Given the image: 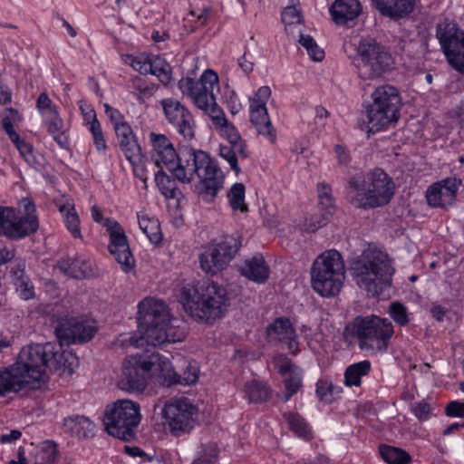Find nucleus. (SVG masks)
<instances>
[{
  "instance_id": "1",
  "label": "nucleus",
  "mask_w": 464,
  "mask_h": 464,
  "mask_svg": "<svg viewBox=\"0 0 464 464\" xmlns=\"http://www.w3.org/2000/svg\"><path fill=\"white\" fill-rule=\"evenodd\" d=\"M97 332L94 325L75 318L62 319L55 327L60 344L33 343L23 347L14 363L0 367V397L18 393L35 382H46L48 372L72 374L78 364L77 357L63 351V344L84 343Z\"/></svg>"
},
{
  "instance_id": "2",
  "label": "nucleus",
  "mask_w": 464,
  "mask_h": 464,
  "mask_svg": "<svg viewBox=\"0 0 464 464\" xmlns=\"http://www.w3.org/2000/svg\"><path fill=\"white\" fill-rule=\"evenodd\" d=\"M150 140L156 166L163 163L175 179L184 184L191 183L197 176L198 194L204 201H213L223 188L225 176L208 153L191 147H184L177 152L169 139L160 133L150 132Z\"/></svg>"
},
{
  "instance_id": "3",
  "label": "nucleus",
  "mask_w": 464,
  "mask_h": 464,
  "mask_svg": "<svg viewBox=\"0 0 464 464\" xmlns=\"http://www.w3.org/2000/svg\"><path fill=\"white\" fill-rule=\"evenodd\" d=\"M179 302L192 317L208 324L223 318L230 306L227 288L209 279L185 285Z\"/></svg>"
},
{
  "instance_id": "4",
  "label": "nucleus",
  "mask_w": 464,
  "mask_h": 464,
  "mask_svg": "<svg viewBox=\"0 0 464 464\" xmlns=\"http://www.w3.org/2000/svg\"><path fill=\"white\" fill-rule=\"evenodd\" d=\"M350 271L356 285L376 297L391 286L395 270L387 253L368 248L351 261Z\"/></svg>"
},
{
  "instance_id": "5",
  "label": "nucleus",
  "mask_w": 464,
  "mask_h": 464,
  "mask_svg": "<svg viewBox=\"0 0 464 464\" xmlns=\"http://www.w3.org/2000/svg\"><path fill=\"white\" fill-rule=\"evenodd\" d=\"M394 334L392 323L388 318L375 314L358 315L344 327L345 343H357L362 352L385 353Z\"/></svg>"
},
{
  "instance_id": "6",
  "label": "nucleus",
  "mask_w": 464,
  "mask_h": 464,
  "mask_svg": "<svg viewBox=\"0 0 464 464\" xmlns=\"http://www.w3.org/2000/svg\"><path fill=\"white\" fill-rule=\"evenodd\" d=\"M348 188L350 192L354 193L351 203L363 209L389 204L395 193L392 179L379 168L351 177L348 180Z\"/></svg>"
},
{
  "instance_id": "7",
  "label": "nucleus",
  "mask_w": 464,
  "mask_h": 464,
  "mask_svg": "<svg viewBox=\"0 0 464 464\" xmlns=\"http://www.w3.org/2000/svg\"><path fill=\"white\" fill-rule=\"evenodd\" d=\"M169 317V310L163 302L144 299L138 304V330L139 335L130 336L122 341L135 348H143L145 345L158 346L167 343L165 333V321Z\"/></svg>"
},
{
  "instance_id": "8",
  "label": "nucleus",
  "mask_w": 464,
  "mask_h": 464,
  "mask_svg": "<svg viewBox=\"0 0 464 464\" xmlns=\"http://www.w3.org/2000/svg\"><path fill=\"white\" fill-rule=\"evenodd\" d=\"M344 278V262L341 254L334 249L321 254L312 265V286L323 297L337 295L341 291Z\"/></svg>"
},
{
  "instance_id": "9",
  "label": "nucleus",
  "mask_w": 464,
  "mask_h": 464,
  "mask_svg": "<svg viewBox=\"0 0 464 464\" xmlns=\"http://www.w3.org/2000/svg\"><path fill=\"white\" fill-rule=\"evenodd\" d=\"M366 107L368 132L375 133L394 125L400 119L402 100L398 89L390 84L377 87Z\"/></svg>"
},
{
  "instance_id": "10",
  "label": "nucleus",
  "mask_w": 464,
  "mask_h": 464,
  "mask_svg": "<svg viewBox=\"0 0 464 464\" xmlns=\"http://www.w3.org/2000/svg\"><path fill=\"white\" fill-rule=\"evenodd\" d=\"M362 80H376L393 67V58L387 48L372 37H362L356 47L353 61Z\"/></svg>"
},
{
  "instance_id": "11",
  "label": "nucleus",
  "mask_w": 464,
  "mask_h": 464,
  "mask_svg": "<svg viewBox=\"0 0 464 464\" xmlns=\"http://www.w3.org/2000/svg\"><path fill=\"white\" fill-rule=\"evenodd\" d=\"M141 415L140 405L130 400H118L106 406L102 422L109 435L123 441L136 438L135 430Z\"/></svg>"
},
{
  "instance_id": "12",
  "label": "nucleus",
  "mask_w": 464,
  "mask_h": 464,
  "mask_svg": "<svg viewBox=\"0 0 464 464\" xmlns=\"http://www.w3.org/2000/svg\"><path fill=\"white\" fill-rule=\"evenodd\" d=\"M241 247L240 237L223 235L212 240L199 256L200 268L207 274L217 275L227 268Z\"/></svg>"
},
{
  "instance_id": "13",
  "label": "nucleus",
  "mask_w": 464,
  "mask_h": 464,
  "mask_svg": "<svg viewBox=\"0 0 464 464\" xmlns=\"http://www.w3.org/2000/svg\"><path fill=\"white\" fill-rule=\"evenodd\" d=\"M153 359L157 360L150 353H136L127 357L122 362L118 387L130 392H142L152 377Z\"/></svg>"
},
{
  "instance_id": "14",
  "label": "nucleus",
  "mask_w": 464,
  "mask_h": 464,
  "mask_svg": "<svg viewBox=\"0 0 464 464\" xmlns=\"http://www.w3.org/2000/svg\"><path fill=\"white\" fill-rule=\"evenodd\" d=\"M33 202L24 204V213L17 217L14 208L0 206V236L11 240L24 238L37 231L39 221Z\"/></svg>"
},
{
  "instance_id": "15",
  "label": "nucleus",
  "mask_w": 464,
  "mask_h": 464,
  "mask_svg": "<svg viewBox=\"0 0 464 464\" xmlns=\"http://www.w3.org/2000/svg\"><path fill=\"white\" fill-rule=\"evenodd\" d=\"M436 37L450 66L464 74V31L446 19L438 24Z\"/></svg>"
},
{
  "instance_id": "16",
  "label": "nucleus",
  "mask_w": 464,
  "mask_h": 464,
  "mask_svg": "<svg viewBox=\"0 0 464 464\" xmlns=\"http://www.w3.org/2000/svg\"><path fill=\"white\" fill-rule=\"evenodd\" d=\"M180 92L191 98L193 103L199 109H207L216 101L214 90H218V76L212 70H206L198 80L186 77L179 82Z\"/></svg>"
},
{
  "instance_id": "17",
  "label": "nucleus",
  "mask_w": 464,
  "mask_h": 464,
  "mask_svg": "<svg viewBox=\"0 0 464 464\" xmlns=\"http://www.w3.org/2000/svg\"><path fill=\"white\" fill-rule=\"evenodd\" d=\"M163 413L171 434L179 437L195 427L198 409L188 399L179 398L167 403Z\"/></svg>"
},
{
  "instance_id": "18",
  "label": "nucleus",
  "mask_w": 464,
  "mask_h": 464,
  "mask_svg": "<svg viewBox=\"0 0 464 464\" xmlns=\"http://www.w3.org/2000/svg\"><path fill=\"white\" fill-rule=\"evenodd\" d=\"M103 227L109 234V252L114 256L124 273L130 272L135 266V258L130 251L123 227L118 221L111 218L104 220Z\"/></svg>"
},
{
  "instance_id": "19",
  "label": "nucleus",
  "mask_w": 464,
  "mask_h": 464,
  "mask_svg": "<svg viewBox=\"0 0 464 464\" xmlns=\"http://www.w3.org/2000/svg\"><path fill=\"white\" fill-rule=\"evenodd\" d=\"M160 104L168 122L185 140H192L195 137L196 123L190 111L173 98L163 99Z\"/></svg>"
},
{
  "instance_id": "20",
  "label": "nucleus",
  "mask_w": 464,
  "mask_h": 464,
  "mask_svg": "<svg viewBox=\"0 0 464 464\" xmlns=\"http://www.w3.org/2000/svg\"><path fill=\"white\" fill-rule=\"evenodd\" d=\"M460 180L457 179H445L429 187L426 191V199L432 208H447L456 199Z\"/></svg>"
},
{
  "instance_id": "21",
  "label": "nucleus",
  "mask_w": 464,
  "mask_h": 464,
  "mask_svg": "<svg viewBox=\"0 0 464 464\" xmlns=\"http://www.w3.org/2000/svg\"><path fill=\"white\" fill-rule=\"evenodd\" d=\"M276 366L280 375L284 378L285 393L283 395V401L286 402L302 387L303 371L285 356L279 357L276 362Z\"/></svg>"
},
{
  "instance_id": "22",
  "label": "nucleus",
  "mask_w": 464,
  "mask_h": 464,
  "mask_svg": "<svg viewBox=\"0 0 464 464\" xmlns=\"http://www.w3.org/2000/svg\"><path fill=\"white\" fill-rule=\"evenodd\" d=\"M266 334L271 340L285 343L291 353L298 352L297 334L289 318L282 316L275 319L267 326Z\"/></svg>"
},
{
  "instance_id": "23",
  "label": "nucleus",
  "mask_w": 464,
  "mask_h": 464,
  "mask_svg": "<svg viewBox=\"0 0 464 464\" xmlns=\"http://www.w3.org/2000/svg\"><path fill=\"white\" fill-rule=\"evenodd\" d=\"M118 141V145L124 154L126 160L135 167L137 163H140L142 160L141 148L138 143V140L128 123L116 127L114 130Z\"/></svg>"
},
{
  "instance_id": "24",
  "label": "nucleus",
  "mask_w": 464,
  "mask_h": 464,
  "mask_svg": "<svg viewBox=\"0 0 464 464\" xmlns=\"http://www.w3.org/2000/svg\"><path fill=\"white\" fill-rule=\"evenodd\" d=\"M379 13L392 20L407 17L415 8L416 0H371Z\"/></svg>"
},
{
  "instance_id": "25",
  "label": "nucleus",
  "mask_w": 464,
  "mask_h": 464,
  "mask_svg": "<svg viewBox=\"0 0 464 464\" xmlns=\"http://www.w3.org/2000/svg\"><path fill=\"white\" fill-rule=\"evenodd\" d=\"M238 271L243 276L257 284L266 283L270 274L269 266L261 254L245 259Z\"/></svg>"
},
{
  "instance_id": "26",
  "label": "nucleus",
  "mask_w": 464,
  "mask_h": 464,
  "mask_svg": "<svg viewBox=\"0 0 464 464\" xmlns=\"http://www.w3.org/2000/svg\"><path fill=\"white\" fill-rule=\"evenodd\" d=\"M362 10L358 0H335L330 7V14L337 25H344L355 20Z\"/></svg>"
},
{
  "instance_id": "27",
  "label": "nucleus",
  "mask_w": 464,
  "mask_h": 464,
  "mask_svg": "<svg viewBox=\"0 0 464 464\" xmlns=\"http://www.w3.org/2000/svg\"><path fill=\"white\" fill-rule=\"evenodd\" d=\"M56 268L63 275L75 279L88 277L92 272L90 261L79 256L61 258L57 261Z\"/></svg>"
},
{
  "instance_id": "28",
  "label": "nucleus",
  "mask_w": 464,
  "mask_h": 464,
  "mask_svg": "<svg viewBox=\"0 0 464 464\" xmlns=\"http://www.w3.org/2000/svg\"><path fill=\"white\" fill-rule=\"evenodd\" d=\"M10 274L18 296L24 301L34 299L35 296L34 286L25 272L24 261H20L12 266Z\"/></svg>"
},
{
  "instance_id": "29",
  "label": "nucleus",
  "mask_w": 464,
  "mask_h": 464,
  "mask_svg": "<svg viewBox=\"0 0 464 464\" xmlns=\"http://www.w3.org/2000/svg\"><path fill=\"white\" fill-rule=\"evenodd\" d=\"M94 423L83 415H71L63 420V432L77 439H87L93 436Z\"/></svg>"
},
{
  "instance_id": "30",
  "label": "nucleus",
  "mask_w": 464,
  "mask_h": 464,
  "mask_svg": "<svg viewBox=\"0 0 464 464\" xmlns=\"http://www.w3.org/2000/svg\"><path fill=\"white\" fill-rule=\"evenodd\" d=\"M250 121L259 134L266 136L271 142L276 140V130L269 119L266 106L250 104Z\"/></svg>"
},
{
  "instance_id": "31",
  "label": "nucleus",
  "mask_w": 464,
  "mask_h": 464,
  "mask_svg": "<svg viewBox=\"0 0 464 464\" xmlns=\"http://www.w3.org/2000/svg\"><path fill=\"white\" fill-rule=\"evenodd\" d=\"M153 359L152 375L157 374L158 379L164 386H172L178 384V372L174 370L171 362L158 353H151Z\"/></svg>"
},
{
  "instance_id": "32",
  "label": "nucleus",
  "mask_w": 464,
  "mask_h": 464,
  "mask_svg": "<svg viewBox=\"0 0 464 464\" xmlns=\"http://www.w3.org/2000/svg\"><path fill=\"white\" fill-rule=\"evenodd\" d=\"M244 392L249 403L262 404L268 401L273 395L271 387L261 381L251 380L244 385Z\"/></svg>"
},
{
  "instance_id": "33",
  "label": "nucleus",
  "mask_w": 464,
  "mask_h": 464,
  "mask_svg": "<svg viewBox=\"0 0 464 464\" xmlns=\"http://www.w3.org/2000/svg\"><path fill=\"white\" fill-rule=\"evenodd\" d=\"M219 156L227 160L230 168L237 174L240 172L238 159H247L248 151L246 150V143H239L236 145L220 144Z\"/></svg>"
},
{
  "instance_id": "34",
  "label": "nucleus",
  "mask_w": 464,
  "mask_h": 464,
  "mask_svg": "<svg viewBox=\"0 0 464 464\" xmlns=\"http://www.w3.org/2000/svg\"><path fill=\"white\" fill-rule=\"evenodd\" d=\"M372 363L369 360H363L350 364L344 371V384L347 387H358L362 384V378L369 375Z\"/></svg>"
},
{
  "instance_id": "35",
  "label": "nucleus",
  "mask_w": 464,
  "mask_h": 464,
  "mask_svg": "<svg viewBox=\"0 0 464 464\" xmlns=\"http://www.w3.org/2000/svg\"><path fill=\"white\" fill-rule=\"evenodd\" d=\"M160 169L155 173V182L162 195L169 198H175L178 193L175 177L168 175L163 170L164 164L158 166Z\"/></svg>"
},
{
  "instance_id": "36",
  "label": "nucleus",
  "mask_w": 464,
  "mask_h": 464,
  "mask_svg": "<svg viewBox=\"0 0 464 464\" xmlns=\"http://www.w3.org/2000/svg\"><path fill=\"white\" fill-rule=\"evenodd\" d=\"M47 130L53 136V140L61 148L68 146V139L63 129V120L60 118L57 111H52V114L47 115Z\"/></svg>"
},
{
  "instance_id": "37",
  "label": "nucleus",
  "mask_w": 464,
  "mask_h": 464,
  "mask_svg": "<svg viewBox=\"0 0 464 464\" xmlns=\"http://www.w3.org/2000/svg\"><path fill=\"white\" fill-rule=\"evenodd\" d=\"M59 445L53 440H44L41 443L34 464H56L59 457Z\"/></svg>"
},
{
  "instance_id": "38",
  "label": "nucleus",
  "mask_w": 464,
  "mask_h": 464,
  "mask_svg": "<svg viewBox=\"0 0 464 464\" xmlns=\"http://www.w3.org/2000/svg\"><path fill=\"white\" fill-rule=\"evenodd\" d=\"M138 219L140 228L146 235L149 240L152 244H160L162 241V233L159 220L154 218H149L145 215H138Z\"/></svg>"
},
{
  "instance_id": "39",
  "label": "nucleus",
  "mask_w": 464,
  "mask_h": 464,
  "mask_svg": "<svg viewBox=\"0 0 464 464\" xmlns=\"http://www.w3.org/2000/svg\"><path fill=\"white\" fill-rule=\"evenodd\" d=\"M15 146L21 156L24 159L30 167L36 170H40L44 168L45 159L44 155L34 151V147L30 143L22 140Z\"/></svg>"
},
{
  "instance_id": "40",
  "label": "nucleus",
  "mask_w": 464,
  "mask_h": 464,
  "mask_svg": "<svg viewBox=\"0 0 464 464\" xmlns=\"http://www.w3.org/2000/svg\"><path fill=\"white\" fill-rule=\"evenodd\" d=\"M149 73L157 76L164 85H168L171 81V66L159 55H151Z\"/></svg>"
},
{
  "instance_id": "41",
  "label": "nucleus",
  "mask_w": 464,
  "mask_h": 464,
  "mask_svg": "<svg viewBox=\"0 0 464 464\" xmlns=\"http://www.w3.org/2000/svg\"><path fill=\"white\" fill-rule=\"evenodd\" d=\"M379 452L382 459L388 464H406L411 461L410 454L396 447L381 445Z\"/></svg>"
},
{
  "instance_id": "42",
  "label": "nucleus",
  "mask_w": 464,
  "mask_h": 464,
  "mask_svg": "<svg viewBox=\"0 0 464 464\" xmlns=\"http://www.w3.org/2000/svg\"><path fill=\"white\" fill-rule=\"evenodd\" d=\"M283 417L287 422L289 430L295 435L304 439L311 438L308 424L300 414L295 412H285Z\"/></svg>"
},
{
  "instance_id": "43",
  "label": "nucleus",
  "mask_w": 464,
  "mask_h": 464,
  "mask_svg": "<svg viewBox=\"0 0 464 464\" xmlns=\"http://www.w3.org/2000/svg\"><path fill=\"white\" fill-rule=\"evenodd\" d=\"M59 210L63 215L65 226L72 236L74 238H82L80 219L74 210V207L63 205L60 206Z\"/></svg>"
},
{
  "instance_id": "44",
  "label": "nucleus",
  "mask_w": 464,
  "mask_h": 464,
  "mask_svg": "<svg viewBox=\"0 0 464 464\" xmlns=\"http://www.w3.org/2000/svg\"><path fill=\"white\" fill-rule=\"evenodd\" d=\"M131 86L140 102H144L145 99H149L153 96L159 89L158 84L147 82L140 77L133 79Z\"/></svg>"
},
{
  "instance_id": "45",
  "label": "nucleus",
  "mask_w": 464,
  "mask_h": 464,
  "mask_svg": "<svg viewBox=\"0 0 464 464\" xmlns=\"http://www.w3.org/2000/svg\"><path fill=\"white\" fill-rule=\"evenodd\" d=\"M245 186L242 183H235L228 194L229 205L234 210H240L242 212L247 210L245 203Z\"/></svg>"
},
{
  "instance_id": "46",
  "label": "nucleus",
  "mask_w": 464,
  "mask_h": 464,
  "mask_svg": "<svg viewBox=\"0 0 464 464\" xmlns=\"http://www.w3.org/2000/svg\"><path fill=\"white\" fill-rule=\"evenodd\" d=\"M179 320L170 318L169 314L168 319L165 321V333L167 334V343L181 342L186 338L187 332L184 327L177 324Z\"/></svg>"
},
{
  "instance_id": "47",
  "label": "nucleus",
  "mask_w": 464,
  "mask_h": 464,
  "mask_svg": "<svg viewBox=\"0 0 464 464\" xmlns=\"http://www.w3.org/2000/svg\"><path fill=\"white\" fill-rule=\"evenodd\" d=\"M319 205L325 215H332L334 206V198L331 194V188L325 183H319L317 186Z\"/></svg>"
},
{
  "instance_id": "48",
  "label": "nucleus",
  "mask_w": 464,
  "mask_h": 464,
  "mask_svg": "<svg viewBox=\"0 0 464 464\" xmlns=\"http://www.w3.org/2000/svg\"><path fill=\"white\" fill-rule=\"evenodd\" d=\"M299 44L306 50L310 58L320 62L324 57V52L318 46L314 39L309 34H301Z\"/></svg>"
},
{
  "instance_id": "49",
  "label": "nucleus",
  "mask_w": 464,
  "mask_h": 464,
  "mask_svg": "<svg viewBox=\"0 0 464 464\" xmlns=\"http://www.w3.org/2000/svg\"><path fill=\"white\" fill-rule=\"evenodd\" d=\"M334 385L325 379L316 382V395L321 401L331 403L334 400Z\"/></svg>"
},
{
  "instance_id": "50",
  "label": "nucleus",
  "mask_w": 464,
  "mask_h": 464,
  "mask_svg": "<svg viewBox=\"0 0 464 464\" xmlns=\"http://www.w3.org/2000/svg\"><path fill=\"white\" fill-rule=\"evenodd\" d=\"M389 314L400 326H405L409 324L407 308L401 303L392 302L389 306Z\"/></svg>"
},
{
  "instance_id": "51",
  "label": "nucleus",
  "mask_w": 464,
  "mask_h": 464,
  "mask_svg": "<svg viewBox=\"0 0 464 464\" xmlns=\"http://www.w3.org/2000/svg\"><path fill=\"white\" fill-rule=\"evenodd\" d=\"M6 111L10 115H5L2 118V127L8 135L9 139L15 145L20 143L23 140L20 139L19 134L14 130L12 117L18 114V111L13 108H8Z\"/></svg>"
},
{
  "instance_id": "52",
  "label": "nucleus",
  "mask_w": 464,
  "mask_h": 464,
  "mask_svg": "<svg viewBox=\"0 0 464 464\" xmlns=\"http://www.w3.org/2000/svg\"><path fill=\"white\" fill-rule=\"evenodd\" d=\"M202 111L211 118L212 123L215 125L216 129L221 125H225L228 121L224 111L218 106L216 101Z\"/></svg>"
},
{
  "instance_id": "53",
  "label": "nucleus",
  "mask_w": 464,
  "mask_h": 464,
  "mask_svg": "<svg viewBox=\"0 0 464 464\" xmlns=\"http://www.w3.org/2000/svg\"><path fill=\"white\" fill-rule=\"evenodd\" d=\"M217 129L219 130L221 135L227 140V145L246 143L245 140H242L236 127L228 121L225 125H221Z\"/></svg>"
},
{
  "instance_id": "54",
  "label": "nucleus",
  "mask_w": 464,
  "mask_h": 464,
  "mask_svg": "<svg viewBox=\"0 0 464 464\" xmlns=\"http://www.w3.org/2000/svg\"><path fill=\"white\" fill-rule=\"evenodd\" d=\"M411 411L413 415L420 421L429 420L432 414L431 406L425 401H420L411 405Z\"/></svg>"
},
{
  "instance_id": "55",
  "label": "nucleus",
  "mask_w": 464,
  "mask_h": 464,
  "mask_svg": "<svg viewBox=\"0 0 464 464\" xmlns=\"http://www.w3.org/2000/svg\"><path fill=\"white\" fill-rule=\"evenodd\" d=\"M198 369L196 365L188 363L182 374H178V384L190 385L197 382Z\"/></svg>"
},
{
  "instance_id": "56",
  "label": "nucleus",
  "mask_w": 464,
  "mask_h": 464,
  "mask_svg": "<svg viewBox=\"0 0 464 464\" xmlns=\"http://www.w3.org/2000/svg\"><path fill=\"white\" fill-rule=\"evenodd\" d=\"M282 22L285 25H291L301 23V14L299 10L295 6H286L281 14Z\"/></svg>"
},
{
  "instance_id": "57",
  "label": "nucleus",
  "mask_w": 464,
  "mask_h": 464,
  "mask_svg": "<svg viewBox=\"0 0 464 464\" xmlns=\"http://www.w3.org/2000/svg\"><path fill=\"white\" fill-rule=\"evenodd\" d=\"M151 55L141 54L131 59V67L141 74H148L150 71Z\"/></svg>"
},
{
  "instance_id": "58",
  "label": "nucleus",
  "mask_w": 464,
  "mask_h": 464,
  "mask_svg": "<svg viewBox=\"0 0 464 464\" xmlns=\"http://www.w3.org/2000/svg\"><path fill=\"white\" fill-rule=\"evenodd\" d=\"M91 133L92 134L93 142L96 150L99 152H105L107 149V143L104 139L101 124H92V127L89 129Z\"/></svg>"
},
{
  "instance_id": "59",
  "label": "nucleus",
  "mask_w": 464,
  "mask_h": 464,
  "mask_svg": "<svg viewBox=\"0 0 464 464\" xmlns=\"http://www.w3.org/2000/svg\"><path fill=\"white\" fill-rule=\"evenodd\" d=\"M104 108H105V113L110 118V121L113 125L114 130H116V127H118V126L128 124V122L124 121L123 115L121 113V111L118 109H115L107 103L104 104Z\"/></svg>"
},
{
  "instance_id": "60",
  "label": "nucleus",
  "mask_w": 464,
  "mask_h": 464,
  "mask_svg": "<svg viewBox=\"0 0 464 464\" xmlns=\"http://www.w3.org/2000/svg\"><path fill=\"white\" fill-rule=\"evenodd\" d=\"M36 107L42 114L49 115L52 114V111H57L53 106L51 99L45 92L40 93L36 101Z\"/></svg>"
},
{
  "instance_id": "61",
  "label": "nucleus",
  "mask_w": 464,
  "mask_h": 464,
  "mask_svg": "<svg viewBox=\"0 0 464 464\" xmlns=\"http://www.w3.org/2000/svg\"><path fill=\"white\" fill-rule=\"evenodd\" d=\"M225 102L232 114L237 113L241 109V103L237 93L233 90H227L224 94Z\"/></svg>"
},
{
  "instance_id": "62",
  "label": "nucleus",
  "mask_w": 464,
  "mask_h": 464,
  "mask_svg": "<svg viewBox=\"0 0 464 464\" xmlns=\"http://www.w3.org/2000/svg\"><path fill=\"white\" fill-rule=\"evenodd\" d=\"M445 414L449 417L464 418V402L452 401L445 408Z\"/></svg>"
},
{
  "instance_id": "63",
  "label": "nucleus",
  "mask_w": 464,
  "mask_h": 464,
  "mask_svg": "<svg viewBox=\"0 0 464 464\" xmlns=\"http://www.w3.org/2000/svg\"><path fill=\"white\" fill-rule=\"evenodd\" d=\"M218 459L215 450H203L191 464H213Z\"/></svg>"
},
{
  "instance_id": "64",
  "label": "nucleus",
  "mask_w": 464,
  "mask_h": 464,
  "mask_svg": "<svg viewBox=\"0 0 464 464\" xmlns=\"http://www.w3.org/2000/svg\"><path fill=\"white\" fill-rule=\"evenodd\" d=\"M271 95V90L268 86H261L254 97L250 100V104L266 106L267 100Z\"/></svg>"
}]
</instances>
